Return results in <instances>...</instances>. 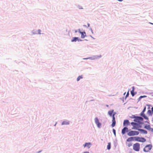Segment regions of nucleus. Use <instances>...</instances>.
Returning <instances> with one entry per match:
<instances>
[{"label": "nucleus", "instance_id": "obj_19", "mask_svg": "<svg viewBox=\"0 0 153 153\" xmlns=\"http://www.w3.org/2000/svg\"><path fill=\"white\" fill-rule=\"evenodd\" d=\"M144 128L147 129H149L150 128V126L149 125H146L145 126Z\"/></svg>", "mask_w": 153, "mask_h": 153}, {"label": "nucleus", "instance_id": "obj_16", "mask_svg": "<svg viewBox=\"0 0 153 153\" xmlns=\"http://www.w3.org/2000/svg\"><path fill=\"white\" fill-rule=\"evenodd\" d=\"M134 87H132V90L131 91V95L132 96H134Z\"/></svg>", "mask_w": 153, "mask_h": 153}, {"label": "nucleus", "instance_id": "obj_8", "mask_svg": "<svg viewBox=\"0 0 153 153\" xmlns=\"http://www.w3.org/2000/svg\"><path fill=\"white\" fill-rule=\"evenodd\" d=\"M95 123L97 125V126L98 127H100L101 126V124L100 123L99 120L96 117L95 119Z\"/></svg>", "mask_w": 153, "mask_h": 153}, {"label": "nucleus", "instance_id": "obj_1", "mask_svg": "<svg viewBox=\"0 0 153 153\" xmlns=\"http://www.w3.org/2000/svg\"><path fill=\"white\" fill-rule=\"evenodd\" d=\"M139 132L138 131L131 130L128 132L127 134L128 136H131L137 135L139 134Z\"/></svg>", "mask_w": 153, "mask_h": 153}, {"label": "nucleus", "instance_id": "obj_4", "mask_svg": "<svg viewBox=\"0 0 153 153\" xmlns=\"http://www.w3.org/2000/svg\"><path fill=\"white\" fill-rule=\"evenodd\" d=\"M134 140L136 141L141 142H144L146 141V140L145 138L138 137H134Z\"/></svg>", "mask_w": 153, "mask_h": 153}, {"label": "nucleus", "instance_id": "obj_32", "mask_svg": "<svg viewBox=\"0 0 153 153\" xmlns=\"http://www.w3.org/2000/svg\"><path fill=\"white\" fill-rule=\"evenodd\" d=\"M83 153H89L88 152H84Z\"/></svg>", "mask_w": 153, "mask_h": 153}, {"label": "nucleus", "instance_id": "obj_7", "mask_svg": "<svg viewBox=\"0 0 153 153\" xmlns=\"http://www.w3.org/2000/svg\"><path fill=\"white\" fill-rule=\"evenodd\" d=\"M112 123L111 124V126L112 127H113L115 126L116 123L114 117V114L112 116Z\"/></svg>", "mask_w": 153, "mask_h": 153}, {"label": "nucleus", "instance_id": "obj_5", "mask_svg": "<svg viewBox=\"0 0 153 153\" xmlns=\"http://www.w3.org/2000/svg\"><path fill=\"white\" fill-rule=\"evenodd\" d=\"M152 147L151 145H148L144 148L143 151L145 152H148L151 149Z\"/></svg>", "mask_w": 153, "mask_h": 153}, {"label": "nucleus", "instance_id": "obj_2", "mask_svg": "<svg viewBox=\"0 0 153 153\" xmlns=\"http://www.w3.org/2000/svg\"><path fill=\"white\" fill-rule=\"evenodd\" d=\"M133 147L134 151L138 152L140 150V144L138 143H136L133 144Z\"/></svg>", "mask_w": 153, "mask_h": 153}, {"label": "nucleus", "instance_id": "obj_12", "mask_svg": "<svg viewBox=\"0 0 153 153\" xmlns=\"http://www.w3.org/2000/svg\"><path fill=\"white\" fill-rule=\"evenodd\" d=\"M91 145V143H86L85 145H84V147H87L88 148H89L90 147V146Z\"/></svg>", "mask_w": 153, "mask_h": 153}, {"label": "nucleus", "instance_id": "obj_11", "mask_svg": "<svg viewBox=\"0 0 153 153\" xmlns=\"http://www.w3.org/2000/svg\"><path fill=\"white\" fill-rule=\"evenodd\" d=\"M79 32L81 34V38H82L83 39L85 36H86V33L85 32H82L79 31Z\"/></svg>", "mask_w": 153, "mask_h": 153}, {"label": "nucleus", "instance_id": "obj_10", "mask_svg": "<svg viewBox=\"0 0 153 153\" xmlns=\"http://www.w3.org/2000/svg\"><path fill=\"white\" fill-rule=\"evenodd\" d=\"M123 124L124 126H127L130 125V123L128 120H125L124 121Z\"/></svg>", "mask_w": 153, "mask_h": 153}, {"label": "nucleus", "instance_id": "obj_20", "mask_svg": "<svg viewBox=\"0 0 153 153\" xmlns=\"http://www.w3.org/2000/svg\"><path fill=\"white\" fill-rule=\"evenodd\" d=\"M82 78V76H79L77 79V81H79L80 79Z\"/></svg>", "mask_w": 153, "mask_h": 153}, {"label": "nucleus", "instance_id": "obj_31", "mask_svg": "<svg viewBox=\"0 0 153 153\" xmlns=\"http://www.w3.org/2000/svg\"><path fill=\"white\" fill-rule=\"evenodd\" d=\"M148 112H149L150 113H151V111L150 110H149L148 111Z\"/></svg>", "mask_w": 153, "mask_h": 153}, {"label": "nucleus", "instance_id": "obj_17", "mask_svg": "<svg viewBox=\"0 0 153 153\" xmlns=\"http://www.w3.org/2000/svg\"><path fill=\"white\" fill-rule=\"evenodd\" d=\"M113 111H110L108 112V114L110 116H111L113 113Z\"/></svg>", "mask_w": 153, "mask_h": 153}, {"label": "nucleus", "instance_id": "obj_18", "mask_svg": "<svg viewBox=\"0 0 153 153\" xmlns=\"http://www.w3.org/2000/svg\"><path fill=\"white\" fill-rule=\"evenodd\" d=\"M111 145L110 143H108V145L107 146V148L108 150H109L111 148Z\"/></svg>", "mask_w": 153, "mask_h": 153}, {"label": "nucleus", "instance_id": "obj_9", "mask_svg": "<svg viewBox=\"0 0 153 153\" xmlns=\"http://www.w3.org/2000/svg\"><path fill=\"white\" fill-rule=\"evenodd\" d=\"M128 128L126 127H124L122 130V133L123 134H124L126 132H128Z\"/></svg>", "mask_w": 153, "mask_h": 153}, {"label": "nucleus", "instance_id": "obj_21", "mask_svg": "<svg viewBox=\"0 0 153 153\" xmlns=\"http://www.w3.org/2000/svg\"><path fill=\"white\" fill-rule=\"evenodd\" d=\"M69 123L68 122H65V121H63L62 123V125H67L69 124Z\"/></svg>", "mask_w": 153, "mask_h": 153}, {"label": "nucleus", "instance_id": "obj_22", "mask_svg": "<svg viewBox=\"0 0 153 153\" xmlns=\"http://www.w3.org/2000/svg\"><path fill=\"white\" fill-rule=\"evenodd\" d=\"M146 97V96H140L139 98V100H140L142 98Z\"/></svg>", "mask_w": 153, "mask_h": 153}, {"label": "nucleus", "instance_id": "obj_28", "mask_svg": "<svg viewBox=\"0 0 153 153\" xmlns=\"http://www.w3.org/2000/svg\"><path fill=\"white\" fill-rule=\"evenodd\" d=\"M129 95V91H128V93H127V94L126 96V97H127Z\"/></svg>", "mask_w": 153, "mask_h": 153}, {"label": "nucleus", "instance_id": "obj_30", "mask_svg": "<svg viewBox=\"0 0 153 153\" xmlns=\"http://www.w3.org/2000/svg\"><path fill=\"white\" fill-rule=\"evenodd\" d=\"M152 113L153 114V107H152Z\"/></svg>", "mask_w": 153, "mask_h": 153}, {"label": "nucleus", "instance_id": "obj_3", "mask_svg": "<svg viewBox=\"0 0 153 153\" xmlns=\"http://www.w3.org/2000/svg\"><path fill=\"white\" fill-rule=\"evenodd\" d=\"M131 124L133 126V128H132V129H133L138 130V129H138L139 128L141 127V126H140L138 124L135 123L131 122Z\"/></svg>", "mask_w": 153, "mask_h": 153}, {"label": "nucleus", "instance_id": "obj_24", "mask_svg": "<svg viewBox=\"0 0 153 153\" xmlns=\"http://www.w3.org/2000/svg\"><path fill=\"white\" fill-rule=\"evenodd\" d=\"M143 117L146 120H148V117H146L145 115H144Z\"/></svg>", "mask_w": 153, "mask_h": 153}, {"label": "nucleus", "instance_id": "obj_29", "mask_svg": "<svg viewBox=\"0 0 153 153\" xmlns=\"http://www.w3.org/2000/svg\"><path fill=\"white\" fill-rule=\"evenodd\" d=\"M38 33H39V34H41L40 32H41V30H38Z\"/></svg>", "mask_w": 153, "mask_h": 153}, {"label": "nucleus", "instance_id": "obj_15", "mask_svg": "<svg viewBox=\"0 0 153 153\" xmlns=\"http://www.w3.org/2000/svg\"><path fill=\"white\" fill-rule=\"evenodd\" d=\"M138 130L140 131L143 132V133L145 134H147V131L141 129H138Z\"/></svg>", "mask_w": 153, "mask_h": 153}, {"label": "nucleus", "instance_id": "obj_27", "mask_svg": "<svg viewBox=\"0 0 153 153\" xmlns=\"http://www.w3.org/2000/svg\"><path fill=\"white\" fill-rule=\"evenodd\" d=\"M146 107H144V108L143 109V111H142L143 112H144L145 111H146Z\"/></svg>", "mask_w": 153, "mask_h": 153}, {"label": "nucleus", "instance_id": "obj_26", "mask_svg": "<svg viewBox=\"0 0 153 153\" xmlns=\"http://www.w3.org/2000/svg\"><path fill=\"white\" fill-rule=\"evenodd\" d=\"M144 115H145V114H144V112H143V111H142L141 113V115L143 117Z\"/></svg>", "mask_w": 153, "mask_h": 153}, {"label": "nucleus", "instance_id": "obj_14", "mask_svg": "<svg viewBox=\"0 0 153 153\" xmlns=\"http://www.w3.org/2000/svg\"><path fill=\"white\" fill-rule=\"evenodd\" d=\"M77 40L79 41V40H78V38L74 37L71 40V41L72 42H76Z\"/></svg>", "mask_w": 153, "mask_h": 153}, {"label": "nucleus", "instance_id": "obj_23", "mask_svg": "<svg viewBox=\"0 0 153 153\" xmlns=\"http://www.w3.org/2000/svg\"><path fill=\"white\" fill-rule=\"evenodd\" d=\"M132 145V143H128L127 144V146L128 147H129Z\"/></svg>", "mask_w": 153, "mask_h": 153}, {"label": "nucleus", "instance_id": "obj_13", "mask_svg": "<svg viewBox=\"0 0 153 153\" xmlns=\"http://www.w3.org/2000/svg\"><path fill=\"white\" fill-rule=\"evenodd\" d=\"M134 137H131L128 138L127 140L128 142H130L134 140Z\"/></svg>", "mask_w": 153, "mask_h": 153}, {"label": "nucleus", "instance_id": "obj_6", "mask_svg": "<svg viewBox=\"0 0 153 153\" xmlns=\"http://www.w3.org/2000/svg\"><path fill=\"white\" fill-rule=\"evenodd\" d=\"M143 120V119L141 117H134V121L139 123L142 121Z\"/></svg>", "mask_w": 153, "mask_h": 153}, {"label": "nucleus", "instance_id": "obj_25", "mask_svg": "<svg viewBox=\"0 0 153 153\" xmlns=\"http://www.w3.org/2000/svg\"><path fill=\"white\" fill-rule=\"evenodd\" d=\"M113 131L114 135H115V136H116V131L115 129L113 128Z\"/></svg>", "mask_w": 153, "mask_h": 153}]
</instances>
